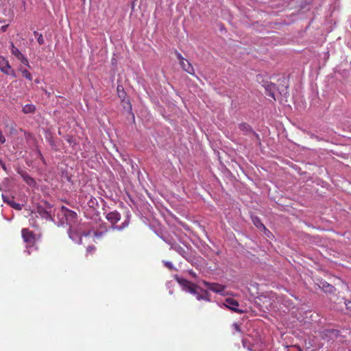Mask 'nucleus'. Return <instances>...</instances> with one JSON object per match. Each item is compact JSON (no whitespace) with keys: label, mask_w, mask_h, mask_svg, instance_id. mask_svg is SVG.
I'll return each instance as SVG.
<instances>
[{"label":"nucleus","mask_w":351,"mask_h":351,"mask_svg":"<svg viewBox=\"0 0 351 351\" xmlns=\"http://www.w3.org/2000/svg\"><path fill=\"white\" fill-rule=\"evenodd\" d=\"M95 250V247L94 245H89L88 246V247L86 248V251L88 253L89 252H93Z\"/></svg>","instance_id":"29"},{"label":"nucleus","mask_w":351,"mask_h":351,"mask_svg":"<svg viewBox=\"0 0 351 351\" xmlns=\"http://www.w3.org/2000/svg\"><path fill=\"white\" fill-rule=\"evenodd\" d=\"M326 291H328V292H331L333 289H334V287L331 285H330L328 283H326Z\"/></svg>","instance_id":"33"},{"label":"nucleus","mask_w":351,"mask_h":351,"mask_svg":"<svg viewBox=\"0 0 351 351\" xmlns=\"http://www.w3.org/2000/svg\"><path fill=\"white\" fill-rule=\"evenodd\" d=\"M177 282L182 287V290L189 292L191 294H196V289H199V287L195 284L184 279L182 278H177Z\"/></svg>","instance_id":"2"},{"label":"nucleus","mask_w":351,"mask_h":351,"mask_svg":"<svg viewBox=\"0 0 351 351\" xmlns=\"http://www.w3.org/2000/svg\"><path fill=\"white\" fill-rule=\"evenodd\" d=\"M202 293H203V298L202 300H205V301H207V302H210V295H209V293H208L207 291L206 290H204L202 289V288L199 287V289H198Z\"/></svg>","instance_id":"22"},{"label":"nucleus","mask_w":351,"mask_h":351,"mask_svg":"<svg viewBox=\"0 0 351 351\" xmlns=\"http://www.w3.org/2000/svg\"><path fill=\"white\" fill-rule=\"evenodd\" d=\"M180 64L182 66V68L185 71L189 73V74H191V75H194L195 74L194 69H193V66L191 64V63L188 60H182V62H180Z\"/></svg>","instance_id":"11"},{"label":"nucleus","mask_w":351,"mask_h":351,"mask_svg":"<svg viewBox=\"0 0 351 351\" xmlns=\"http://www.w3.org/2000/svg\"><path fill=\"white\" fill-rule=\"evenodd\" d=\"M128 224H129L128 220H125L124 222H123L121 226H113L112 228L118 230H122L123 228L127 227L128 226Z\"/></svg>","instance_id":"23"},{"label":"nucleus","mask_w":351,"mask_h":351,"mask_svg":"<svg viewBox=\"0 0 351 351\" xmlns=\"http://www.w3.org/2000/svg\"><path fill=\"white\" fill-rule=\"evenodd\" d=\"M11 66L6 58L0 56V71L4 73H8Z\"/></svg>","instance_id":"12"},{"label":"nucleus","mask_w":351,"mask_h":351,"mask_svg":"<svg viewBox=\"0 0 351 351\" xmlns=\"http://www.w3.org/2000/svg\"><path fill=\"white\" fill-rule=\"evenodd\" d=\"M22 237L25 243H32L34 241V236L32 232L27 229L22 230Z\"/></svg>","instance_id":"9"},{"label":"nucleus","mask_w":351,"mask_h":351,"mask_svg":"<svg viewBox=\"0 0 351 351\" xmlns=\"http://www.w3.org/2000/svg\"><path fill=\"white\" fill-rule=\"evenodd\" d=\"M325 335L329 337H337L339 335V331L335 329H328L325 330Z\"/></svg>","instance_id":"20"},{"label":"nucleus","mask_w":351,"mask_h":351,"mask_svg":"<svg viewBox=\"0 0 351 351\" xmlns=\"http://www.w3.org/2000/svg\"><path fill=\"white\" fill-rule=\"evenodd\" d=\"M117 90H121V88H119V86H117Z\"/></svg>","instance_id":"41"},{"label":"nucleus","mask_w":351,"mask_h":351,"mask_svg":"<svg viewBox=\"0 0 351 351\" xmlns=\"http://www.w3.org/2000/svg\"><path fill=\"white\" fill-rule=\"evenodd\" d=\"M58 213H60L62 217H65L66 220L68 217H74L76 215V214L74 212L64 207H62V208L58 211ZM58 215L60 216L59 213H58Z\"/></svg>","instance_id":"13"},{"label":"nucleus","mask_w":351,"mask_h":351,"mask_svg":"<svg viewBox=\"0 0 351 351\" xmlns=\"http://www.w3.org/2000/svg\"><path fill=\"white\" fill-rule=\"evenodd\" d=\"M5 75H11L14 77H16L15 71L12 69V67H10V69L8 71V73H4Z\"/></svg>","instance_id":"25"},{"label":"nucleus","mask_w":351,"mask_h":351,"mask_svg":"<svg viewBox=\"0 0 351 351\" xmlns=\"http://www.w3.org/2000/svg\"><path fill=\"white\" fill-rule=\"evenodd\" d=\"M189 274H190L193 278H197V274H196V273H195V272H194V271H192V270H190V271H189Z\"/></svg>","instance_id":"35"},{"label":"nucleus","mask_w":351,"mask_h":351,"mask_svg":"<svg viewBox=\"0 0 351 351\" xmlns=\"http://www.w3.org/2000/svg\"><path fill=\"white\" fill-rule=\"evenodd\" d=\"M19 60L21 61V62L24 64L25 66L30 68V65L29 64V61L27 60V58L26 57H25V56H23L21 59H19Z\"/></svg>","instance_id":"24"},{"label":"nucleus","mask_w":351,"mask_h":351,"mask_svg":"<svg viewBox=\"0 0 351 351\" xmlns=\"http://www.w3.org/2000/svg\"><path fill=\"white\" fill-rule=\"evenodd\" d=\"M276 86L274 84H269L265 87L266 95L275 99Z\"/></svg>","instance_id":"15"},{"label":"nucleus","mask_w":351,"mask_h":351,"mask_svg":"<svg viewBox=\"0 0 351 351\" xmlns=\"http://www.w3.org/2000/svg\"><path fill=\"white\" fill-rule=\"evenodd\" d=\"M5 142V138L2 134V132L0 131V145L3 144Z\"/></svg>","instance_id":"30"},{"label":"nucleus","mask_w":351,"mask_h":351,"mask_svg":"<svg viewBox=\"0 0 351 351\" xmlns=\"http://www.w3.org/2000/svg\"><path fill=\"white\" fill-rule=\"evenodd\" d=\"M10 49L11 53L13 56H14L18 60L21 59L24 55L16 48L14 43L11 42L10 43Z\"/></svg>","instance_id":"16"},{"label":"nucleus","mask_w":351,"mask_h":351,"mask_svg":"<svg viewBox=\"0 0 351 351\" xmlns=\"http://www.w3.org/2000/svg\"><path fill=\"white\" fill-rule=\"evenodd\" d=\"M8 27V25H3L1 27V30L4 32L7 30Z\"/></svg>","instance_id":"38"},{"label":"nucleus","mask_w":351,"mask_h":351,"mask_svg":"<svg viewBox=\"0 0 351 351\" xmlns=\"http://www.w3.org/2000/svg\"><path fill=\"white\" fill-rule=\"evenodd\" d=\"M0 165L6 173H8L5 164L1 160H0Z\"/></svg>","instance_id":"31"},{"label":"nucleus","mask_w":351,"mask_h":351,"mask_svg":"<svg viewBox=\"0 0 351 351\" xmlns=\"http://www.w3.org/2000/svg\"><path fill=\"white\" fill-rule=\"evenodd\" d=\"M36 108L33 104H26L23 107L22 111L25 114L32 113L35 111Z\"/></svg>","instance_id":"17"},{"label":"nucleus","mask_w":351,"mask_h":351,"mask_svg":"<svg viewBox=\"0 0 351 351\" xmlns=\"http://www.w3.org/2000/svg\"><path fill=\"white\" fill-rule=\"evenodd\" d=\"M239 129L243 132L245 134H249L252 133L253 134L257 135L252 130L251 126L245 123H243L239 125Z\"/></svg>","instance_id":"14"},{"label":"nucleus","mask_w":351,"mask_h":351,"mask_svg":"<svg viewBox=\"0 0 351 351\" xmlns=\"http://www.w3.org/2000/svg\"><path fill=\"white\" fill-rule=\"evenodd\" d=\"M8 204L13 208L16 210H21L22 209V205H21L19 203H16L12 200H10V202H8Z\"/></svg>","instance_id":"21"},{"label":"nucleus","mask_w":351,"mask_h":351,"mask_svg":"<svg viewBox=\"0 0 351 351\" xmlns=\"http://www.w3.org/2000/svg\"><path fill=\"white\" fill-rule=\"evenodd\" d=\"M36 38H37L38 43L40 45H43L45 43V40H44L43 36V35L41 34L40 35H38V36Z\"/></svg>","instance_id":"26"},{"label":"nucleus","mask_w":351,"mask_h":351,"mask_svg":"<svg viewBox=\"0 0 351 351\" xmlns=\"http://www.w3.org/2000/svg\"><path fill=\"white\" fill-rule=\"evenodd\" d=\"M234 328H235L237 330H238V331H239V330H240V328H239V326L238 324H234Z\"/></svg>","instance_id":"39"},{"label":"nucleus","mask_w":351,"mask_h":351,"mask_svg":"<svg viewBox=\"0 0 351 351\" xmlns=\"http://www.w3.org/2000/svg\"><path fill=\"white\" fill-rule=\"evenodd\" d=\"M177 282L182 287V290L189 292L191 294H196V289H199V287L195 284L184 279L182 278H177Z\"/></svg>","instance_id":"1"},{"label":"nucleus","mask_w":351,"mask_h":351,"mask_svg":"<svg viewBox=\"0 0 351 351\" xmlns=\"http://www.w3.org/2000/svg\"><path fill=\"white\" fill-rule=\"evenodd\" d=\"M193 295H195L196 299H197V300H202V298H203V293H202V294H199V293H198V291H197V289H196V294H193Z\"/></svg>","instance_id":"28"},{"label":"nucleus","mask_w":351,"mask_h":351,"mask_svg":"<svg viewBox=\"0 0 351 351\" xmlns=\"http://www.w3.org/2000/svg\"><path fill=\"white\" fill-rule=\"evenodd\" d=\"M164 264L167 268L170 269H173L174 268L173 265L170 261H164Z\"/></svg>","instance_id":"27"},{"label":"nucleus","mask_w":351,"mask_h":351,"mask_svg":"<svg viewBox=\"0 0 351 351\" xmlns=\"http://www.w3.org/2000/svg\"><path fill=\"white\" fill-rule=\"evenodd\" d=\"M51 208L50 207L45 208L42 206H38L36 208V211L34 213L36 217L39 215L41 218L45 219L46 220H53L51 215Z\"/></svg>","instance_id":"3"},{"label":"nucleus","mask_w":351,"mask_h":351,"mask_svg":"<svg viewBox=\"0 0 351 351\" xmlns=\"http://www.w3.org/2000/svg\"><path fill=\"white\" fill-rule=\"evenodd\" d=\"M176 56L178 58V59L179 60L180 62H182V60H185L182 56L181 55V53H180L179 52H176Z\"/></svg>","instance_id":"34"},{"label":"nucleus","mask_w":351,"mask_h":351,"mask_svg":"<svg viewBox=\"0 0 351 351\" xmlns=\"http://www.w3.org/2000/svg\"><path fill=\"white\" fill-rule=\"evenodd\" d=\"M252 221L254 226L258 228H263L265 230H267L258 217H252Z\"/></svg>","instance_id":"19"},{"label":"nucleus","mask_w":351,"mask_h":351,"mask_svg":"<svg viewBox=\"0 0 351 351\" xmlns=\"http://www.w3.org/2000/svg\"><path fill=\"white\" fill-rule=\"evenodd\" d=\"M117 90H121V88H119V86H117Z\"/></svg>","instance_id":"42"},{"label":"nucleus","mask_w":351,"mask_h":351,"mask_svg":"<svg viewBox=\"0 0 351 351\" xmlns=\"http://www.w3.org/2000/svg\"><path fill=\"white\" fill-rule=\"evenodd\" d=\"M17 172L20 176L23 178V180L28 184L29 186L34 187L36 185V182L35 180L32 178L29 174H27L25 171L19 169Z\"/></svg>","instance_id":"6"},{"label":"nucleus","mask_w":351,"mask_h":351,"mask_svg":"<svg viewBox=\"0 0 351 351\" xmlns=\"http://www.w3.org/2000/svg\"><path fill=\"white\" fill-rule=\"evenodd\" d=\"M69 237L75 242L78 244L82 243V236L88 237L91 235V231H88L87 232L79 233L75 231H73L72 230H69Z\"/></svg>","instance_id":"4"},{"label":"nucleus","mask_w":351,"mask_h":351,"mask_svg":"<svg viewBox=\"0 0 351 351\" xmlns=\"http://www.w3.org/2000/svg\"><path fill=\"white\" fill-rule=\"evenodd\" d=\"M202 284L214 293H222L225 290V287L218 283H210L203 280Z\"/></svg>","instance_id":"5"},{"label":"nucleus","mask_w":351,"mask_h":351,"mask_svg":"<svg viewBox=\"0 0 351 351\" xmlns=\"http://www.w3.org/2000/svg\"><path fill=\"white\" fill-rule=\"evenodd\" d=\"M106 218L112 223L113 227L115 226L114 224L121 219V214L116 210L112 211L106 214Z\"/></svg>","instance_id":"8"},{"label":"nucleus","mask_w":351,"mask_h":351,"mask_svg":"<svg viewBox=\"0 0 351 351\" xmlns=\"http://www.w3.org/2000/svg\"><path fill=\"white\" fill-rule=\"evenodd\" d=\"M94 236L96 237V238H99V237H101L103 236V234H104V232H94Z\"/></svg>","instance_id":"32"},{"label":"nucleus","mask_w":351,"mask_h":351,"mask_svg":"<svg viewBox=\"0 0 351 351\" xmlns=\"http://www.w3.org/2000/svg\"><path fill=\"white\" fill-rule=\"evenodd\" d=\"M164 241H165L167 243L171 245V247L173 249L179 254H180L182 257L185 258L186 256L187 252L185 250L184 247L178 244H173L170 241H168L165 239H164Z\"/></svg>","instance_id":"10"},{"label":"nucleus","mask_w":351,"mask_h":351,"mask_svg":"<svg viewBox=\"0 0 351 351\" xmlns=\"http://www.w3.org/2000/svg\"><path fill=\"white\" fill-rule=\"evenodd\" d=\"M40 34H39L38 32L36 31H34V35L37 38L38 36V35H40Z\"/></svg>","instance_id":"40"},{"label":"nucleus","mask_w":351,"mask_h":351,"mask_svg":"<svg viewBox=\"0 0 351 351\" xmlns=\"http://www.w3.org/2000/svg\"><path fill=\"white\" fill-rule=\"evenodd\" d=\"M2 199L4 202L8 203V202H10V200H9L8 198L6 196H5L3 194H2Z\"/></svg>","instance_id":"37"},{"label":"nucleus","mask_w":351,"mask_h":351,"mask_svg":"<svg viewBox=\"0 0 351 351\" xmlns=\"http://www.w3.org/2000/svg\"><path fill=\"white\" fill-rule=\"evenodd\" d=\"M19 71L21 72L22 75L27 80L29 81L32 80V74L26 69H23L22 66H19Z\"/></svg>","instance_id":"18"},{"label":"nucleus","mask_w":351,"mask_h":351,"mask_svg":"<svg viewBox=\"0 0 351 351\" xmlns=\"http://www.w3.org/2000/svg\"><path fill=\"white\" fill-rule=\"evenodd\" d=\"M345 304L348 309H350L351 311V301L345 302Z\"/></svg>","instance_id":"36"},{"label":"nucleus","mask_w":351,"mask_h":351,"mask_svg":"<svg viewBox=\"0 0 351 351\" xmlns=\"http://www.w3.org/2000/svg\"><path fill=\"white\" fill-rule=\"evenodd\" d=\"M224 305L227 308L234 311V312L243 313V311H241V310L237 308V307L239 306V302L236 300H234L233 298H227V299H226L225 302H224Z\"/></svg>","instance_id":"7"}]
</instances>
